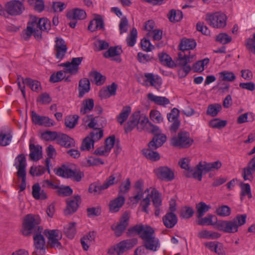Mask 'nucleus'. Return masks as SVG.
<instances>
[{
  "label": "nucleus",
  "instance_id": "37998d69",
  "mask_svg": "<svg viewBox=\"0 0 255 255\" xmlns=\"http://www.w3.org/2000/svg\"><path fill=\"white\" fill-rule=\"evenodd\" d=\"M169 20L172 22H176L181 20L183 17L182 12L181 10L172 9L168 15Z\"/></svg>",
  "mask_w": 255,
  "mask_h": 255
},
{
  "label": "nucleus",
  "instance_id": "423d86ee",
  "mask_svg": "<svg viewBox=\"0 0 255 255\" xmlns=\"http://www.w3.org/2000/svg\"><path fill=\"white\" fill-rule=\"evenodd\" d=\"M194 140L187 131H180L170 139L171 145L179 148H186L192 145Z\"/></svg>",
  "mask_w": 255,
  "mask_h": 255
},
{
  "label": "nucleus",
  "instance_id": "338daca9",
  "mask_svg": "<svg viewBox=\"0 0 255 255\" xmlns=\"http://www.w3.org/2000/svg\"><path fill=\"white\" fill-rule=\"evenodd\" d=\"M232 38L225 33L218 34L216 38V40L222 44H226L231 41Z\"/></svg>",
  "mask_w": 255,
  "mask_h": 255
},
{
  "label": "nucleus",
  "instance_id": "0eeeda50",
  "mask_svg": "<svg viewBox=\"0 0 255 255\" xmlns=\"http://www.w3.org/2000/svg\"><path fill=\"white\" fill-rule=\"evenodd\" d=\"M226 15L220 12L213 13H207L206 15V20L208 24L214 28H223L226 25Z\"/></svg>",
  "mask_w": 255,
  "mask_h": 255
},
{
  "label": "nucleus",
  "instance_id": "8fccbe9b",
  "mask_svg": "<svg viewBox=\"0 0 255 255\" xmlns=\"http://www.w3.org/2000/svg\"><path fill=\"white\" fill-rule=\"evenodd\" d=\"M137 31L135 28H133L130 34L127 37L126 41L128 46L132 47L136 41Z\"/></svg>",
  "mask_w": 255,
  "mask_h": 255
},
{
  "label": "nucleus",
  "instance_id": "473e14b6",
  "mask_svg": "<svg viewBox=\"0 0 255 255\" xmlns=\"http://www.w3.org/2000/svg\"><path fill=\"white\" fill-rule=\"evenodd\" d=\"M32 194L35 199H45L47 198L46 193L41 188L38 183H35L32 186Z\"/></svg>",
  "mask_w": 255,
  "mask_h": 255
},
{
  "label": "nucleus",
  "instance_id": "2eb2a0df",
  "mask_svg": "<svg viewBox=\"0 0 255 255\" xmlns=\"http://www.w3.org/2000/svg\"><path fill=\"white\" fill-rule=\"evenodd\" d=\"M157 177L162 180L170 181L174 178L173 171L167 166H160L154 170Z\"/></svg>",
  "mask_w": 255,
  "mask_h": 255
},
{
  "label": "nucleus",
  "instance_id": "bf43d9fd",
  "mask_svg": "<svg viewBox=\"0 0 255 255\" xmlns=\"http://www.w3.org/2000/svg\"><path fill=\"white\" fill-rule=\"evenodd\" d=\"M57 189V194L58 195L65 197L68 196L72 194L73 190L69 186H59L58 185Z\"/></svg>",
  "mask_w": 255,
  "mask_h": 255
},
{
  "label": "nucleus",
  "instance_id": "603ef678",
  "mask_svg": "<svg viewBox=\"0 0 255 255\" xmlns=\"http://www.w3.org/2000/svg\"><path fill=\"white\" fill-rule=\"evenodd\" d=\"M60 132L56 131H46L41 134V137L42 139L46 140H57L58 135Z\"/></svg>",
  "mask_w": 255,
  "mask_h": 255
},
{
  "label": "nucleus",
  "instance_id": "49530a36",
  "mask_svg": "<svg viewBox=\"0 0 255 255\" xmlns=\"http://www.w3.org/2000/svg\"><path fill=\"white\" fill-rule=\"evenodd\" d=\"M30 5L33 6L35 11L41 12L44 8V1L43 0H28Z\"/></svg>",
  "mask_w": 255,
  "mask_h": 255
},
{
  "label": "nucleus",
  "instance_id": "ea45409f",
  "mask_svg": "<svg viewBox=\"0 0 255 255\" xmlns=\"http://www.w3.org/2000/svg\"><path fill=\"white\" fill-rule=\"evenodd\" d=\"M149 195L152 198L153 204L154 207H160L162 205V200L159 192L155 189H153Z\"/></svg>",
  "mask_w": 255,
  "mask_h": 255
},
{
  "label": "nucleus",
  "instance_id": "412c9836",
  "mask_svg": "<svg viewBox=\"0 0 255 255\" xmlns=\"http://www.w3.org/2000/svg\"><path fill=\"white\" fill-rule=\"evenodd\" d=\"M80 199V196L77 195L67 200V208L64 211L65 215H71L76 211L79 206L78 203Z\"/></svg>",
  "mask_w": 255,
  "mask_h": 255
},
{
  "label": "nucleus",
  "instance_id": "a18cd8bd",
  "mask_svg": "<svg viewBox=\"0 0 255 255\" xmlns=\"http://www.w3.org/2000/svg\"><path fill=\"white\" fill-rule=\"evenodd\" d=\"M159 59L163 65L167 66L169 67H173L174 66L172 65L173 62L172 60L171 57L166 53H159Z\"/></svg>",
  "mask_w": 255,
  "mask_h": 255
},
{
  "label": "nucleus",
  "instance_id": "f704fd0d",
  "mask_svg": "<svg viewBox=\"0 0 255 255\" xmlns=\"http://www.w3.org/2000/svg\"><path fill=\"white\" fill-rule=\"evenodd\" d=\"M94 106V100L92 99H88L84 100L82 103V107L80 109L81 114L84 115L91 112Z\"/></svg>",
  "mask_w": 255,
  "mask_h": 255
},
{
  "label": "nucleus",
  "instance_id": "7ed1b4c3",
  "mask_svg": "<svg viewBox=\"0 0 255 255\" xmlns=\"http://www.w3.org/2000/svg\"><path fill=\"white\" fill-rule=\"evenodd\" d=\"M50 28V21L47 18L33 17L27 23L23 37L24 39L28 40L33 34L35 39L40 40L42 38V31H48Z\"/></svg>",
  "mask_w": 255,
  "mask_h": 255
},
{
  "label": "nucleus",
  "instance_id": "774afa93",
  "mask_svg": "<svg viewBox=\"0 0 255 255\" xmlns=\"http://www.w3.org/2000/svg\"><path fill=\"white\" fill-rule=\"evenodd\" d=\"M92 140L95 142L99 140L103 136V131L98 129H95L93 131L91 132L89 135Z\"/></svg>",
  "mask_w": 255,
  "mask_h": 255
},
{
  "label": "nucleus",
  "instance_id": "052dcab7",
  "mask_svg": "<svg viewBox=\"0 0 255 255\" xmlns=\"http://www.w3.org/2000/svg\"><path fill=\"white\" fill-rule=\"evenodd\" d=\"M240 187L241 189V196H245L247 195L249 198H252V195L251 193V187L248 183L242 182L240 184Z\"/></svg>",
  "mask_w": 255,
  "mask_h": 255
},
{
  "label": "nucleus",
  "instance_id": "69168bd1",
  "mask_svg": "<svg viewBox=\"0 0 255 255\" xmlns=\"http://www.w3.org/2000/svg\"><path fill=\"white\" fill-rule=\"evenodd\" d=\"M150 118L154 123H160L163 121L161 113L157 110H151L150 112Z\"/></svg>",
  "mask_w": 255,
  "mask_h": 255
},
{
  "label": "nucleus",
  "instance_id": "4468645a",
  "mask_svg": "<svg viewBox=\"0 0 255 255\" xmlns=\"http://www.w3.org/2000/svg\"><path fill=\"white\" fill-rule=\"evenodd\" d=\"M34 251L32 255H43L45 253V241L41 233L33 234Z\"/></svg>",
  "mask_w": 255,
  "mask_h": 255
},
{
  "label": "nucleus",
  "instance_id": "aec40b11",
  "mask_svg": "<svg viewBox=\"0 0 255 255\" xmlns=\"http://www.w3.org/2000/svg\"><path fill=\"white\" fill-rule=\"evenodd\" d=\"M140 119V115L139 112L133 113L125 127V132L126 133L130 132L135 128L138 127V124L139 123Z\"/></svg>",
  "mask_w": 255,
  "mask_h": 255
},
{
  "label": "nucleus",
  "instance_id": "a211bd4d",
  "mask_svg": "<svg viewBox=\"0 0 255 255\" xmlns=\"http://www.w3.org/2000/svg\"><path fill=\"white\" fill-rule=\"evenodd\" d=\"M255 171V156L248 164L247 167L243 169L242 176L245 181H252L254 179L253 174Z\"/></svg>",
  "mask_w": 255,
  "mask_h": 255
},
{
  "label": "nucleus",
  "instance_id": "5701e85b",
  "mask_svg": "<svg viewBox=\"0 0 255 255\" xmlns=\"http://www.w3.org/2000/svg\"><path fill=\"white\" fill-rule=\"evenodd\" d=\"M66 16L70 20H82L86 17V13L82 9L76 8L68 11Z\"/></svg>",
  "mask_w": 255,
  "mask_h": 255
},
{
  "label": "nucleus",
  "instance_id": "680f3d73",
  "mask_svg": "<svg viewBox=\"0 0 255 255\" xmlns=\"http://www.w3.org/2000/svg\"><path fill=\"white\" fill-rule=\"evenodd\" d=\"M64 71H59L56 73H53L50 77V81L52 83H56L61 81L65 78Z\"/></svg>",
  "mask_w": 255,
  "mask_h": 255
},
{
  "label": "nucleus",
  "instance_id": "1a4fd4ad",
  "mask_svg": "<svg viewBox=\"0 0 255 255\" xmlns=\"http://www.w3.org/2000/svg\"><path fill=\"white\" fill-rule=\"evenodd\" d=\"M24 0H11L5 4V11L10 16H15L21 15L25 10Z\"/></svg>",
  "mask_w": 255,
  "mask_h": 255
},
{
  "label": "nucleus",
  "instance_id": "a19ab883",
  "mask_svg": "<svg viewBox=\"0 0 255 255\" xmlns=\"http://www.w3.org/2000/svg\"><path fill=\"white\" fill-rule=\"evenodd\" d=\"M23 84L28 86L33 91H37L40 87V83L37 81L33 80L30 78H22Z\"/></svg>",
  "mask_w": 255,
  "mask_h": 255
},
{
  "label": "nucleus",
  "instance_id": "9b49d317",
  "mask_svg": "<svg viewBox=\"0 0 255 255\" xmlns=\"http://www.w3.org/2000/svg\"><path fill=\"white\" fill-rule=\"evenodd\" d=\"M116 177L114 175H111L107 178L104 183L101 185L98 182L91 184L89 187V192L94 195L100 194L102 191L114 185L116 182Z\"/></svg>",
  "mask_w": 255,
  "mask_h": 255
},
{
  "label": "nucleus",
  "instance_id": "3c124183",
  "mask_svg": "<svg viewBox=\"0 0 255 255\" xmlns=\"http://www.w3.org/2000/svg\"><path fill=\"white\" fill-rule=\"evenodd\" d=\"M220 104H211L209 105L207 110V115L211 117H216L221 110Z\"/></svg>",
  "mask_w": 255,
  "mask_h": 255
},
{
  "label": "nucleus",
  "instance_id": "ddd939ff",
  "mask_svg": "<svg viewBox=\"0 0 255 255\" xmlns=\"http://www.w3.org/2000/svg\"><path fill=\"white\" fill-rule=\"evenodd\" d=\"M68 47L65 41L61 37H56L54 46L55 58L59 61L63 59L67 52Z\"/></svg>",
  "mask_w": 255,
  "mask_h": 255
},
{
  "label": "nucleus",
  "instance_id": "c9c22d12",
  "mask_svg": "<svg viewBox=\"0 0 255 255\" xmlns=\"http://www.w3.org/2000/svg\"><path fill=\"white\" fill-rule=\"evenodd\" d=\"M155 149H143L142 150V154L147 159L151 161H157L160 159V155L157 151H154L153 150Z\"/></svg>",
  "mask_w": 255,
  "mask_h": 255
},
{
  "label": "nucleus",
  "instance_id": "f257e3e1",
  "mask_svg": "<svg viewBox=\"0 0 255 255\" xmlns=\"http://www.w3.org/2000/svg\"><path fill=\"white\" fill-rule=\"evenodd\" d=\"M127 234L128 236L137 235L142 240L143 246H140L136 249L134 255H144V248L155 252L160 247L159 241L158 239L155 237L154 230L149 226L136 225L128 229Z\"/></svg>",
  "mask_w": 255,
  "mask_h": 255
},
{
  "label": "nucleus",
  "instance_id": "79ce46f5",
  "mask_svg": "<svg viewBox=\"0 0 255 255\" xmlns=\"http://www.w3.org/2000/svg\"><path fill=\"white\" fill-rule=\"evenodd\" d=\"M122 53V50L121 47L119 46L111 47L104 53V57L106 58H108L120 55Z\"/></svg>",
  "mask_w": 255,
  "mask_h": 255
},
{
  "label": "nucleus",
  "instance_id": "864d4df0",
  "mask_svg": "<svg viewBox=\"0 0 255 255\" xmlns=\"http://www.w3.org/2000/svg\"><path fill=\"white\" fill-rule=\"evenodd\" d=\"M209 126L212 128L220 129L226 126L227 121L221 120L219 119H214L209 122Z\"/></svg>",
  "mask_w": 255,
  "mask_h": 255
},
{
  "label": "nucleus",
  "instance_id": "e433bc0d",
  "mask_svg": "<svg viewBox=\"0 0 255 255\" xmlns=\"http://www.w3.org/2000/svg\"><path fill=\"white\" fill-rule=\"evenodd\" d=\"M130 113L131 108L130 107H124L121 112L117 117V121L121 125H123L124 123L128 119Z\"/></svg>",
  "mask_w": 255,
  "mask_h": 255
},
{
  "label": "nucleus",
  "instance_id": "cd10ccee",
  "mask_svg": "<svg viewBox=\"0 0 255 255\" xmlns=\"http://www.w3.org/2000/svg\"><path fill=\"white\" fill-rule=\"evenodd\" d=\"M144 76L146 78L145 82H148L150 83V85L154 87L156 89L159 90L162 84L161 79L157 76L155 77L152 73H145Z\"/></svg>",
  "mask_w": 255,
  "mask_h": 255
},
{
  "label": "nucleus",
  "instance_id": "c85d7f7f",
  "mask_svg": "<svg viewBox=\"0 0 255 255\" xmlns=\"http://www.w3.org/2000/svg\"><path fill=\"white\" fill-rule=\"evenodd\" d=\"M104 27V25L103 19L100 15H98L95 18L90 22L88 28L91 31H95L103 29Z\"/></svg>",
  "mask_w": 255,
  "mask_h": 255
},
{
  "label": "nucleus",
  "instance_id": "4d7b16f0",
  "mask_svg": "<svg viewBox=\"0 0 255 255\" xmlns=\"http://www.w3.org/2000/svg\"><path fill=\"white\" fill-rule=\"evenodd\" d=\"M194 213V211L192 208L185 206L181 209L180 217L184 219H189L192 217Z\"/></svg>",
  "mask_w": 255,
  "mask_h": 255
},
{
  "label": "nucleus",
  "instance_id": "13d9d810",
  "mask_svg": "<svg viewBox=\"0 0 255 255\" xmlns=\"http://www.w3.org/2000/svg\"><path fill=\"white\" fill-rule=\"evenodd\" d=\"M216 214L221 217H227L231 214V209L227 205H223L217 208Z\"/></svg>",
  "mask_w": 255,
  "mask_h": 255
},
{
  "label": "nucleus",
  "instance_id": "6e6d98bb",
  "mask_svg": "<svg viewBox=\"0 0 255 255\" xmlns=\"http://www.w3.org/2000/svg\"><path fill=\"white\" fill-rule=\"evenodd\" d=\"M197 209L198 218L202 217L204 214L210 208V206L207 205L204 202L199 203L196 206Z\"/></svg>",
  "mask_w": 255,
  "mask_h": 255
},
{
  "label": "nucleus",
  "instance_id": "bb28decb",
  "mask_svg": "<svg viewBox=\"0 0 255 255\" xmlns=\"http://www.w3.org/2000/svg\"><path fill=\"white\" fill-rule=\"evenodd\" d=\"M164 226L167 228H172L177 223V217L173 213H167L162 218Z\"/></svg>",
  "mask_w": 255,
  "mask_h": 255
},
{
  "label": "nucleus",
  "instance_id": "c756f323",
  "mask_svg": "<svg viewBox=\"0 0 255 255\" xmlns=\"http://www.w3.org/2000/svg\"><path fill=\"white\" fill-rule=\"evenodd\" d=\"M90 90V82L88 79L84 78L79 82V97L82 98L85 93Z\"/></svg>",
  "mask_w": 255,
  "mask_h": 255
},
{
  "label": "nucleus",
  "instance_id": "6e6552de",
  "mask_svg": "<svg viewBox=\"0 0 255 255\" xmlns=\"http://www.w3.org/2000/svg\"><path fill=\"white\" fill-rule=\"evenodd\" d=\"M16 160L18 162L15 165L17 169V176L19 178H21V183L20 185V191H22L25 189L26 184V158L23 154H20L17 156Z\"/></svg>",
  "mask_w": 255,
  "mask_h": 255
},
{
  "label": "nucleus",
  "instance_id": "9d476101",
  "mask_svg": "<svg viewBox=\"0 0 255 255\" xmlns=\"http://www.w3.org/2000/svg\"><path fill=\"white\" fill-rule=\"evenodd\" d=\"M55 174L59 176L72 178L76 181H80L84 174L80 171L77 170H72L66 165H62L61 167L55 169Z\"/></svg>",
  "mask_w": 255,
  "mask_h": 255
},
{
  "label": "nucleus",
  "instance_id": "7c9ffc66",
  "mask_svg": "<svg viewBox=\"0 0 255 255\" xmlns=\"http://www.w3.org/2000/svg\"><path fill=\"white\" fill-rule=\"evenodd\" d=\"M148 100L160 106H165L169 104L168 99L165 97L157 96L152 93H148L147 95Z\"/></svg>",
  "mask_w": 255,
  "mask_h": 255
},
{
  "label": "nucleus",
  "instance_id": "39448f33",
  "mask_svg": "<svg viewBox=\"0 0 255 255\" xmlns=\"http://www.w3.org/2000/svg\"><path fill=\"white\" fill-rule=\"evenodd\" d=\"M247 217L246 214H241L238 215L231 221L219 220L217 224V230L229 233H236L239 227L246 223Z\"/></svg>",
  "mask_w": 255,
  "mask_h": 255
},
{
  "label": "nucleus",
  "instance_id": "393cba45",
  "mask_svg": "<svg viewBox=\"0 0 255 255\" xmlns=\"http://www.w3.org/2000/svg\"><path fill=\"white\" fill-rule=\"evenodd\" d=\"M125 202V197L123 195H120L117 198L112 200L109 204L110 211L113 213H116L119 211Z\"/></svg>",
  "mask_w": 255,
  "mask_h": 255
},
{
  "label": "nucleus",
  "instance_id": "f03ea898",
  "mask_svg": "<svg viewBox=\"0 0 255 255\" xmlns=\"http://www.w3.org/2000/svg\"><path fill=\"white\" fill-rule=\"evenodd\" d=\"M196 46L194 39L184 38L181 40L179 47L181 51L178 53V64L181 68L178 70V75L181 78L185 77L191 71L189 63L193 61L194 55H190L191 49H193Z\"/></svg>",
  "mask_w": 255,
  "mask_h": 255
},
{
  "label": "nucleus",
  "instance_id": "58836bf2",
  "mask_svg": "<svg viewBox=\"0 0 255 255\" xmlns=\"http://www.w3.org/2000/svg\"><path fill=\"white\" fill-rule=\"evenodd\" d=\"M48 157L45 160L46 169L49 173H50L49 168V165L50 163V159L53 158L54 156L56 155V150L52 145H49L46 150Z\"/></svg>",
  "mask_w": 255,
  "mask_h": 255
},
{
  "label": "nucleus",
  "instance_id": "a878e982",
  "mask_svg": "<svg viewBox=\"0 0 255 255\" xmlns=\"http://www.w3.org/2000/svg\"><path fill=\"white\" fill-rule=\"evenodd\" d=\"M166 140V136L163 134H156L148 143V147L151 149H157L160 147Z\"/></svg>",
  "mask_w": 255,
  "mask_h": 255
},
{
  "label": "nucleus",
  "instance_id": "6ab92c4d",
  "mask_svg": "<svg viewBox=\"0 0 255 255\" xmlns=\"http://www.w3.org/2000/svg\"><path fill=\"white\" fill-rule=\"evenodd\" d=\"M57 142L61 146L66 148H72L76 146L75 140L66 134L59 133Z\"/></svg>",
  "mask_w": 255,
  "mask_h": 255
},
{
  "label": "nucleus",
  "instance_id": "0e129e2a",
  "mask_svg": "<svg viewBox=\"0 0 255 255\" xmlns=\"http://www.w3.org/2000/svg\"><path fill=\"white\" fill-rule=\"evenodd\" d=\"M46 171V168L41 165L36 167L32 166L30 168L29 173L32 176H40L42 175Z\"/></svg>",
  "mask_w": 255,
  "mask_h": 255
},
{
  "label": "nucleus",
  "instance_id": "2f4dec72",
  "mask_svg": "<svg viewBox=\"0 0 255 255\" xmlns=\"http://www.w3.org/2000/svg\"><path fill=\"white\" fill-rule=\"evenodd\" d=\"M198 237L201 239L213 240L219 238L221 237V234L218 232L205 230L199 232Z\"/></svg>",
  "mask_w": 255,
  "mask_h": 255
},
{
  "label": "nucleus",
  "instance_id": "4be33fe9",
  "mask_svg": "<svg viewBox=\"0 0 255 255\" xmlns=\"http://www.w3.org/2000/svg\"><path fill=\"white\" fill-rule=\"evenodd\" d=\"M29 158L31 160L36 161L42 157V147L39 145H35L33 143L29 144Z\"/></svg>",
  "mask_w": 255,
  "mask_h": 255
},
{
  "label": "nucleus",
  "instance_id": "09e8293b",
  "mask_svg": "<svg viewBox=\"0 0 255 255\" xmlns=\"http://www.w3.org/2000/svg\"><path fill=\"white\" fill-rule=\"evenodd\" d=\"M12 135L10 132L5 133L2 131L0 132V145L1 146H6L8 145L11 141Z\"/></svg>",
  "mask_w": 255,
  "mask_h": 255
},
{
  "label": "nucleus",
  "instance_id": "de8ad7c7",
  "mask_svg": "<svg viewBox=\"0 0 255 255\" xmlns=\"http://www.w3.org/2000/svg\"><path fill=\"white\" fill-rule=\"evenodd\" d=\"M75 223H71L64 227V232L69 239H73L76 234Z\"/></svg>",
  "mask_w": 255,
  "mask_h": 255
},
{
  "label": "nucleus",
  "instance_id": "c03bdc74",
  "mask_svg": "<svg viewBox=\"0 0 255 255\" xmlns=\"http://www.w3.org/2000/svg\"><path fill=\"white\" fill-rule=\"evenodd\" d=\"M94 142L88 135L83 140L80 149L82 151H89L90 149L94 148Z\"/></svg>",
  "mask_w": 255,
  "mask_h": 255
},
{
  "label": "nucleus",
  "instance_id": "dca6fc26",
  "mask_svg": "<svg viewBox=\"0 0 255 255\" xmlns=\"http://www.w3.org/2000/svg\"><path fill=\"white\" fill-rule=\"evenodd\" d=\"M83 57L73 58L71 62L62 63L61 66L65 67L64 72L75 75L79 70V65L81 63Z\"/></svg>",
  "mask_w": 255,
  "mask_h": 255
},
{
  "label": "nucleus",
  "instance_id": "4c0bfd02",
  "mask_svg": "<svg viewBox=\"0 0 255 255\" xmlns=\"http://www.w3.org/2000/svg\"><path fill=\"white\" fill-rule=\"evenodd\" d=\"M89 76L93 78L95 83L97 86L103 85L106 81V77L98 71L90 72Z\"/></svg>",
  "mask_w": 255,
  "mask_h": 255
},
{
  "label": "nucleus",
  "instance_id": "e2e57ef3",
  "mask_svg": "<svg viewBox=\"0 0 255 255\" xmlns=\"http://www.w3.org/2000/svg\"><path fill=\"white\" fill-rule=\"evenodd\" d=\"M220 77L223 81L231 82L234 81L236 76L232 72L224 71L219 73Z\"/></svg>",
  "mask_w": 255,
  "mask_h": 255
},
{
  "label": "nucleus",
  "instance_id": "f3484780",
  "mask_svg": "<svg viewBox=\"0 0 255 255\" xmlns=\"http://www.w3.org/2000/svg\"><path fill=\"white\" fill-rule=\"evenodd\" d=\"M31 117L32 122L35 125L46 127H50L54 125V121L48 117L39 116L34 111L31 112Z\"/></svg>",
  "mask_w": 255,
  "mask_h": 255
},
{
  "label": "nucleus",
  "instance_id": "f8f14e48",
  "mask_svg": "<svg viewBox=\"0 0 255 255\" xmlns=\"http://www.w3.org/2000/svg\"><path fill=\"white\" fill-rule=\"evenodd\" d=\"M43 234L48 239V244L51 248L61 249L62 247L59 240L62 238V233L58 230H45Z\"/></svg>",
  "mask_w": 255,
  "mask_h": 255
},
{
  "label": "nucleus",
  "instance_id": "b1692460",
  "mask_svg": "<svg viewBox=\"0 0 255 255\" xmlns=\"http://www.w3.org/2000/svg\"><path fill=\"white\" fill-rule=\"evenodd\" d=\"M218 222L219 221L217 220V218L215 216L209 214L205 217L200 218L197 221V224L200 226L212 225L214 226L215 229H217V224Z\"/></svg>",
  "mask_w": 255,
  "mask_h": 255
},
{
  "label": "nucleus",
  "instance_id": "72a5a7b5",
  "mask_svg": "<svg viewBox=\"0 0 255 255\" xmlns=\"http://www.w3.org/2000/svg\"><path fill=\"white\" fill-rule=\"evenodd\" d=\"M203 172L201 168L197 165L196 168H191L189 171L186 173L185 175L187 177H192L201 181L202 178Z\"/></svg>",
  "mask_w": 255,
  "mask_h": 255
},
{
  "label": "nucleus",
  "instance_id": "20e7f679",
  "mask_svg": "<svg viewBox=\"0 0 255 255\" xmlns=\"http://www.w3.org/2000/svg\"><path fill=\"white\" fill-rule=\"evenodd\" d=\"M41 219L38 215L29 214L25 216L22 223V234L29 236L37 233H41L43 228L39 226Z\"/></svg>",
  "mask_w": 255,
  "mask_h": 255
},
{
  "label": "nucleus",
  "instance_id": "5fc2aeb1",
  "mask_svg": "<svg viewBox=\"0 0 255 255\" xmlns=\"http://www.w3.org/2000/svg\"><path fill=\"white\" fill-rule=\"evenodd\" d=\"M78 119V116L76 115L70 116L65 119V125L66 127L72 128L76 126Z\"/></svg>",
  "mask_w": 255,
  "mask_h": 255
}]
</instances>
